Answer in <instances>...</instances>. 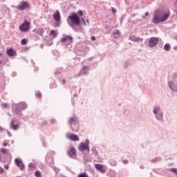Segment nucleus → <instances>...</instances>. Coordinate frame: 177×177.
I'll list each match as a JSON object with an SVG mask.
<instances>
[{
	"mask_svg": "<svg viewBox=\"0 0 177 177\" xmlns=\"http://www.w3.org/2000/svg\"><path fill=\"white\" fill-rule=\"evenodd\" d=\"M169 16H171L169 10H156L151 21L153 24L164 23V21H167V19H169Z\"/></svg>",
	"mask_w": 177,
	"mask_h": 177,
	"instance_id": "nucleus-1",
	"label": "nucleus"
},
{
	"mask_svg": "<svg viewBox=\"0 0 177 177\" xmlns=\"http://www.w3.org/2000/svg\"><path fill=\"white\" fill-rule=\"evenodd\" d=\"M153 113L156 121L164 122V111L161 109L160 104H156L153 106Z\"/></svg>",
	"mask_w": 177,
	"mask_h": 177,
	"instance_id": "nucleus-2",
	"label": "nucleus"
},
{
	"mask_svg": "<svg viewBox=\"0 0 177 177\" xmlns=\"http://www.w3.org/2000/svg\"><path fill=\"white\" fill-rule=\"evenodd\" d=\"M68 123L72 132H78L80 131V121L75 115L69 118Z\"/></svg>",
	"mask_w": 177,
	"mask_h": 177,
	"instance_id": "nucleus-3",
	"label": "nucleus"
},
{
	"mask_svg": "<svg viewBox=\"0 0 177 177\" xmlns=\"http://www.w3.org/2000/svg\"><path fill=\"white\" fill-rule=\"evenodd\" d=\"M88 64V66L85 65L82 67L79 73L75 75V78H80V77L88 75V71L91 70V67L97 66V62H90Z\"/></svg>",
	"mask_w": 177,
	"mask_h": 177,
	"instance_id": "nucleus-4",
	"label": "nucleus"
},
{
	"mask_svg": "<svg viewBox=\"0 0 177 177\" xmlns=\"http://www.w3.org/2000/svg\"><path fill=\"white\" fill-rule=\"evenodd\" d=\"M68 19L71 20V24H69L70 27L72 26H81V19L78 16V14L73 12L68 17Z\"/></svg>",
	"mask_w": 177,
	"mask_h": 177,
	"instance_id": "nucleus-5",
	"label": "nucleus"
},
{
	"mask_svg": "<svg viewBox=\"0 0 177 177\" xmlns=\"http://www.w3.org/2000/svg\"><path fill=\"white\" fill-rule=\"evenodd\" d=\"M27 107L28 106L26 102H20L19 104L13 105L15 113H16V114L19 115V117H20V115H22L21 111L26 110Z\"/></svg>",
	"mask_w": 177,
	"mask_h": 177,
	"instance_id": "nucleus-6",
	"label": "nucleus"
},
{
	"mask_svg": "<svg viewBox=\"0 0 177 177\" xmlns=\"http://www.w3.org/2000/svg\"><path fill=\"white\" fill-rule=\"evenodd\" d=\"M160 41L158 37H150L145 41V44L149 48H154L157 44Z\"/></svg>",
	"mask_w": 177,
	"mask_h": 177,
	"instance_id": "nucleus-7",
	"label": "nucleus"
},
{
	"mask_svg": "<svg viewBox=\"0 0 177 177\" xmlns=\"http://www.w3.org/2000/svg\"><path fill=\"white\" fill-rule=\"evenodd\" d=\"M79 151H81V153H84V151H89L91 149H89V139H86L85 142H81L79 145Z\"/></svg>",
	"mask_w": 177,
	"mask_h": 177,
	"instance_id": "nucleus-8",
	"label": "nucleus"
},
{
	"mask_svg": "<svg viewBox=\"0 0 177 177\" xmlns=\"http://www.w3.org/2000/svg\"><path fill=\"white\" fill-rule=\"evenodd\" d=\"M19 30L21 32H27L30 30V22L25 20L24 23L19 26Z\"/></svg>",
	"mask_w": 177,
	"mask_h": 177,
	"instance_id": "nucleus-9",
	"label": "nucleus"
},
{
	"mask_svg": "<svg viewBox=\"0 0 177 177\" xmlns=\"http://www.w3.org/2000/svg\"><path fill=\"white\" fill-rule=\"evenodd\" d=\"M15 162L17 167L19 168L20 171H23V169H24L25 168L24 163H23V160H21V158H16L15 159Z\"/></svg>",
	"mask_w": 177,
	"mask_h": 177,
	"instance_id": "nucleus-10",
	"label": "nucleus"
},
{
	"mask_svg": "<svg viewBox=\"0 0 177 177\" xmlns=\"http://www.w3.org/2000/svg\"><path fill=\"white\" fill-rule=\"evenodd\" d=\"M95 168L101 174H106V169H107V167L102 164H95Z\"/></svg>",
	"mask_w": 177,
	"mask_h": 177,
	"instance_id": "nucleus-11",
	"label": "nucleus"
},
{
	"mask_svg": "<svg viewBox=\"0 0 177 177\" xmlns=\"http://www.w3.org/2000/svg\"><path fill=\"white\" fill-rule=\"evenodd\" d=\"M62 44H66V45H70L73 42V37L71 35H66L61 39Z\"/></svg>",
	"mask_w": 177,
	"mask_h": 177,
	"instance_id": "nucleus-12",
	"label": "nucleus"
},
{
	"mask_svg": "<svg viewBox=\"0 0 177 177\" xmlns=\"http://www.w3.org/2000/svg\"><path fill=\"white\" fill-rule=\"evenodd\" d=\"M67 153L70 158H74V157H75L77 154V152L75 151V148L72 146L69 147V149L68 150Z\"/></svg>",
	"mask_w": 177,
	"mask_h": 177,
	"instance_id": "nucleus-13",
	"label": "nucleus"
},
{
	"mask_svg": "<svg viewBox=\"0 0 177 177\" xmlns=\"http://www.w3.org/2000/svg\"><path fill=\"white\" fill-rule=\"evenodd\" d=\"M67 139H70L72 142H78L80 140V137L75 134L67 133H66Z\"/></svg>",
	"mask_w": 177,
	"mask_h": 177,
	"instance_id": "nucleus-14",
	"label": "nucleus"
},
{
	"mask_svg": "<svg viewBox=\"0 0 177 177\" xmlns=\"http://www.w3.org/2000/svg\"><path fill=\"white\" fill-rule=\"evenodd\" d=\"M27 8H30L28 2L21 1V5L17 6V9L19 10H24V9H27Z\"/></svg>",
	"mask_w": 177,
	"mask_h": 177,
	"instance_id": "nucleus-15",
	"label": "nucleus"
},
{
	"mask_svg": "<svg viewBox=\"0 0 177 177\" xmlns=\"http://www.w3.org/2000/svg\"><path fill=\"white\" fill-rule=\"evenodd\" d=\"M71 27L73 29V31H75V32H84V28L80 25H73Z\"/></svg>",
	"mask_w": 177,
	"mask_h": 177,
	"instance_id": "nucleus-16",
	"label": "nucleus"
},
{
	"mask_svg": "<svg viewBox=\"0 0 177 177\" xmlns=\"http://www.w3.org/2000/svg\"><path fill=\"white\" fill-rule=\"evenodd\" d=\"M15 122H16V121L15 120H12L10 122V128H12V129L13 131H17V129H19V128H20V126L19 125V124H15Z\"/></svg>",
	"mask_w": 177,
	"mask_h": 177,
	"instance_id": "nucleus-17",
	"label": "nucleus"
},
{
	"mask_svg": "<svg viewBox=\"0 0 177 177\" xmlns=\"http://www.w3.org/2000/svg\"><path fill=\"white\" fill-rule=\"evenodd\" d=\"M7 55L10 57H12L13 56H16L17 52L13 48H9L7 50Z\"/></svg>",
	"mask_w": 177,
	"mask_h": 177,
	"instance_id": "nucleus-18",
	"label": "nucleus"
},
{
	"mask_svg": "<svg viewBox=\"0 0 177 177\" xmlns=\"http://www.w3.org/2000/svg\"><path fill=\"white\" fill-rule=\"evenodd\" d=\"M46 161L47 164H48L49 165H53L54 164L53 156L49 157V153H48L46 157Z\"/></svg>",
	"mask_w": 177,
	"mask_h": 177,
	"instance_id": "nucleus-19",
	"label": "nucleus"
},
{
	"mask_svg": "<svg viewBox=\"0 0 177 177\" xmlns=\"http://www.w3.org/2000/svg\"><path fill=\"white\" fill-rule=\"evenodd\" d=\"M53 19L55 21H60V12L59 10H56L55 14L53 15Z\"/></svg>",
	"mask_w": 177,
	"mask_h": 177,
	"instance_id": "nucleus-20",
	"label": "nucleus"
},
{
	"mask_svg": "<svg viewBox=\"0 0 177 177\" xmlns=\"http://www.w3.org/2000/svg\"><path fill=\"white\" fill-rule=\"evenodd\" d=\"M33 32H36V34H38V35L42 36L44 34V29L42 28H37L33 30Z\"/></svg>",
	"mask_w": 177,
	"mask_h": 177,
	"instance_id": "nucleus-21",
	"label": "nucleus"
},
{
	"mask_svg": "<svg viewBox=\"0 0 177 177\" xmlns=\"http://www.w3.org/2000/svg\"><path fill=\"white\" fill-rule=\"evenodd\" d=\"M91 151L95 157H99V152H97V147H93L91 149Z\"/></svg>",
	"mask_w": 177,
	"mask_h": 177,
	"instance_id": "nucleus-22",
	"label": "nucleus"
},
{
	"mask_svg": "<svg viewBox=\"0 0 177 177\" xmlns=\"http://www.w3.org/2000/svg\"><path fill=\"white\" fill-rule=\"evenodd\" d=\"M131 41L133 42H139L140 41H143V38L135 37L134 36H131L129 37Z\"/></svg>",
	"mask_w": 177,
	"mask_h": 177,
	"instance_id": "nucleus-23",
	"label": "nucleus"
},
{
	"mask_svg": "<svg viewBox=\"0 0 177 177\" xmlns=\"http://www.w3.org/2000/svg\"><path fill=\"white\" fill-rule=\"evenodd\" d=\"M162 159L161 157L154 158L153 159L150 160V162L156 163V162H160Z\"/></svg>",
	"mask_w": 177,
	"mask_h": 177,
	"instance_id": "nucleus-24",
	"label": "nucleus"
},
{
	"mask_svg": "<svg viewBox=\"0 0 177 177\" xmlns=\"http://www.w3.org/2000/svg\"><path fill=\"white\" fill-rule=\"evenodd\" d=\"M169 88L171 89V91H174L175 89V84L174 82H169Z\"/></svg>",
	"mask_w": 177,
	"mask_h": 177,
	"instance_id": "nucleus-25",
	"label": "nucleus"
},
{
	"mask_svg": "<svg viewBox=\"0 0 177 177\" xmlns=\"http://www.w3.org/2000/svg\"><path fill=\"white\" fill-rule=\"evenodd\" d=\"M113 37H114L115 38H118L120 37V31L118 30L113 31Z\"/></svg>",
	"mask_w": 177,
	"mask_h": 177,
	"instance_id": "nucleus-26",
	"label": "nucleus"
},
{
	"mask_svg": "<svg viewBox=\"0 0 177 177\" xmlns=\"http://www.w3.org/2000/svg\"><path fill=\"white\" fill-rule=\"evenodd\" d=\"M131 64H132V62H131V61H127L122 63V66L123 67H124V68H127L128 66H131Z\"/></svg>",
	"mask_w": 177,
	"mask_h": 177,
	"instance_id": "nucleus-27",
	"label": "nucleus"
},
{
	"mask_svg": "<svg viewBox=\"0 0 177 177\" xmlns=\"http://www.w3.org/2000/svg\"><path fill=\"white\" fill-rule=\"evenodd\" d=\"M164 49L165 50H166L167 52H169V50H171V44H166L164 46Z\"/></svg>",
	"mask_w": 177,
	"mask_h": 177,
	"instance_id": "nucleus-28",
	"label": "nucleus"
},
{
	"mask_svg": "<svg viewBox=\"0 0 177 177\" xmlns=\"http://www.w3.org/2000/svg\"><path fill=\"white\" fill-rule=\"evenodd\" d=\"M50 35H52L54 38H56V37H57V33L55 30H52L50 32Z\"/></svg>",
	"mask_w": 177,
	"mask_h": 177,
	"instance_id": "nucleus-29",
	"label": "nucleus"
},
{
	"mask_svg": "<svg viewBox=\"0 0 177 177\" xmlns=\"http://www.w3.org/2000/svg\"><path fill=\"white\" fill-rule=\"evenodd\" d=\"M77 177H89V176L86 172H83V173L79 174L77 175Z\"/></svg>",
	"mask_w": 177,
	"mask_h": 177,
	"instance_id": "nucleus-30",
	"label": "nucleus"
},
{
	"mask_svg": "<svg viewBox=\"0 0 177 177\" xmlns=\"http://www.w3.org/2000/svg\"><path fill=\"white\" fill-rule=\"evenodd\" d=\"M28 40L27 39H22L21 40V45H27Z\"/></svg>",
	"mask_w": 177,
	"mask_h": 177,
	"instance_id": "nucleus-31",
	"label": "nucleus"
},
{
	"mask_svg": "<svg viewBox=\"0 0 177 177\" xmlns=\"http://www.w3.org/2000/svg\"><path fill=\"white\" fill-rule=\"evenodd\" d=\"M35 96H36V97H38V99H41V97H42V94L41 93V92L37 91L35 93Z\"/></svg>",
	"mask_w": 177,
	"mask_h": 177,
	"instance_id": "nucleus-32",
	"label": "nucleus"
},
{
	"mask_svg": "<svg viewBox=\"0 0 177 177\" xmlns=\"http://www.w3.org/2000/svg\"><path fill=\"white\" fill-rule=\"evenodd\" d=\"M35 175L36 177H41L42 175L41 174V171L37 170L35 172Z\"/></svg>",
	"mask_w": 177,
	"mask_h": 177,
	"instance_id": "nucleus-33",
	"label": "nucleus"
},
{
	"mask_svg": "<svg viewBox=\"0 0 177 177\" xmlns=\"http://www.w3.org/2000/svg\"><path fill=\"white\" fill-rule=\"evenodd\" d=\"M28 168L30 169H34L35 168V165H34V163H29Z\"/></svg>",
	"mask_w": 177,
	"mask_h": 177,
	"instance_id": "nucleus-34",
	"label": "nucleus"
},
{
	"mask_svg": "<svg viewBox=\"0 0 177 177\" xmlns=\"http://www.w3.org/2000/svg\"><path fill=\"white\" fill-rule=\"evenodd\" d=\"M169 171H171V172H174V174H176V175H177V169L175 167H172L169 169Z\"/></svg>",
	"mask_w": 177,
	"mask_h": 177,
	"instance_id": "nucleus-35",
	"label": "nucleus"
},
{
	"mask_svg": "<svg viewBox=\"0 0 177 177\" xmlns=\"http://www.w3.org/2000/svg\"><path fill=\"white\" fill-rule=\"evenodd\" d=\"M84 13L82 12V10H80L78 12H77V16H79V17H82Z\"/></svg>",
	"mask_w": 177,
	"mask_h": 177,
	"instance_id": "nucleus-36",
	"label": "nucleus"
},
{
	"mask_svg": "<svg viewBox=\"0 0 177 177\" xmlns=\"http://www.w3.org/2000/svg\"><path fill=\"white\" fill-rule=\"evenodd\" d=\"M1 152L3 154H6V153H8V149H6L2 148V149H1Z\"/></svg>",
	"mask_w": 177,
	"mask_h": 177,
	"instance_id": "nucleus-37",
	"label": "nucleus"
},
{
	"mask_svg": "<svg viewBox=\"0 0 177 177\" xmlns=\"http://www.w3.org/2000/svg\"><path fill=\"white\" fill-rule=\"evenodd\" d=\"M54 27H60V21H56V22L54 24Z\"/></svg>",
	"mask_w": 177,
	"mask_h": 177,
	"instance_id": "nucleus-38",
	"label": "nucleus"
},
{
	"mask_svg": "<svg viewBox=\"0 0 177 177\" xmlns=\"http://www.w3.org/2000/svg\"><path fill=\"white\" fill-rule=\"evenodd\" d=\"M2 106L3 107H4V109H8V107H9V105L8 104V103H3Z\"/></svg>",
	"mask_w": 177,
	"mask_h": 177,
	"instance_id": "nucleus-39",
	"label": "nucleus"
},
{
	"mask_svg": "<svg viewBox=\"0 0 177 177\" xmlns=\"http://www.w3.org/2000/svg\"><path fill=\"white\" fill-rule=\"evenodd\" d=\"M125 19V17L122 16L120 19V24H122V21H124V19Z\"/></svg>",
	"mask_w": 177,
	"mask_h": 177,
	"instance_id": "nucleus-40",
	"label": "nucleus"
},
{
	"mask_svg": "<svg viewBox=\"0 0 177 177\" xmlns=\"http://www.w3.org/2000/svg\"><path fill=\"white\" fill-rule=\"evenodd\" d=\"M93 59H95V57L88 58V61H84V62H83V63H86V62H91V60H93Z\"/></svg>",
	"mask_w": 177,
	"mask_h": 177,
	"instance_id": "nucleus-41",
	"label": "nucleus"
},
{
	"mask_svg": "<svg viewBox=\"0 0 177 177\" xmlns=\"http://www.w3.org/2000/svg\"><path fill=\"white\" fill-rule=\"evenodd\" d=\"M55 122H56V120H55V119L50 120V124H55Z\"/></svg>",
	"mask_w": 177,
	"mask_h": 177,
	"instance_id": "nucleus-42",
	"label": "nucleus"
},
{
	"mask_svg": "<svg viewBox=\"0 0 177 177\" xmlns=\"http://www.w3.org/2000/svg\"><path fill=\"white\" fill-rule=\"evenodd\" d=\"M87 162H89V160L88 158H84V164L86 165Z\"/></svg>",
	"mask_w": 177,
	"mask_h": 177,
	"instance_id": "nucleus-43",
	"label": "nucleus"
},
{
	"mask_svg": "<svg viewBox=\"0 0 177 177\" xmlns=\"http://www.w3.org/2000/svg\"><path fill=\"white\" fill-rule=\"evenodd\" d=\"M8 136L10 138H12V133L9 132V131H7Z\"/></svg>",
	"mask_w": 177,
	"mask_h": 177,
	"instance_id": "nucleus-44",
	"label": "nucleus"
},
{
	"mask_svg": "<svg viewBox=\"0 0 177 177\" xmlns=\"http://www.w3.org/2000/svg\"><path fill=\"white\" fill-rule=\"evenodd\" d=\"M55 75H60V71H57L55 73Z\"/></svg>",
	"mask_w": 177,
	"mask_h": 177,
	"instance_id": "nucleus-45",
	"label": "nucleus"
},
{
	"mask_svg": "<svg viewBox=\"0 0 177 177\" xmlns=\"http://www.w3.org/2000/svg\"><path fill=\"white\" fill-rule=\"evenodd\" d=\"M3 131H6V130L0 126V133L3 132Z\"/></svg>",
	"mask_w": 177,
	"mask_h": 177,
	"instance_id": "nucleus-46",
	"label": "nucleus"
},
{
	"mask_svg": "<svg viewBox=\"0 0 177 177\" xmlns=\"http://www.w3.org/2000/svg\"><path fill=\"white\" fill-rule=\"evenodd\" d=\"M91 41H96V37L95 36H93L91 37Z\"/></svg>",
	"mask_w": 177,
	"mask_h": 177,
	"instance_id": "nucleus-47",
	"label": "nucleus"
},
{
	"mask_svg": "<svg viewBox=\"0 0 177 177\" xmlns=\"http://www.w3.org/2000/svg\"><path fill=\"white\" fill-rule=\"evenodd\" d=\"M5 170L3 169V168H0V174H3V171H4Z\"/></svg>",
	"mask_w": 177,
	"mask_h": 177,
	"instance_id": "nucleus-48",
	"label": "nucleus"
},
{
	"mask_svg": "<svg viewBox=\"0 0 177 177\" xmlns=\"http://www.w3.org/2000/svg\"><path fill=\"white\" fill-rule=\"evenodd\" d=\"M5 169H9V165H6L4 166Z\"/></svg>",
	"mask_w": 177,
	"mask_h": 177,
	"instance_id": "nucleus-49",
	"label": "nucleus"
},
{
	"mask_svg": "<svg viewBox=\"0 0 177 177\" xmlns=\"http://www.w3.org/2000/svg\"><path fill=\"white\" fill-rule=\"evenodd\" d=\"M123 164H127L128 163V160H122Z\"/></svg>",
	"mask_w": 177,
	"mask_h": 177,
	"instance_id": "nucleus-50",
	"label": "nucleus"
},
{
	"mask_svg": "<svg viewBox=\"0 0 177 177\" xmlns=\"http://www.w3.org/2000/svg\"><path fill=\"white\" fill-rule=\"evenodd\" d=\"M1 56H3V53H0V57ZM0 64H2V61L0 59Z\"/></svg>",
	"mask_w": 177,
	"mask_h": 177,
	"instance_id": "nucleus-51",
	"label": "nucleus"
},
{
	"mask_svg": "<svg viewBox=\"0 0 177 177\" xmlns=\"http://www.w3.org/2000/svg\"><path fill=\"white\" fill-rule=\"evenodd\" d=\"M66 82H67V81H66V80H62V85H64L66 84Z\"/></svg>",
	"mask_w": 177,
	"mask_h": 177,
	"instance_id": "nucleus-52",
	"label": "nucleus"
},
{
	"mask_svg": "<svg viewBox=\"0 0 177 177\" xmlns=\"http://www.w3.org/2000/svg\"><path fill=\"white\" fill-rule=\"evenodd\" d=\"M115 12H117V10H115V8H112V13H115Z\"/></svg>",
	"mask_w": 177,
	"mask_h": 177,
	"instance_id": "nucleus-53",
	"label": "nucleus"
},
{
	"mask_svg": "<svg viewBox=\"0 0 177 177\" xmlns=\"http://www.w3.org/2000/svg\"><path fill=\"white\" fill-rule=\"evenodd\" d=\"M3 146H4V147H6V146H8V143L3 142Z\"/></svg>",
	"mask_w": 177,
	"mask_h": 177,
	"instance_id": "nucleus-54",
	"label": "nucleus"
},
{
	"mask_svg": "<svg viewBox=\"0 0 177 177\" xmlns=\"http://www.w3.org/2000/svg\"><path fill=\"white\" fill-rule=\"evenodd\" d=\"M53 169H54V171H55V172H57V167H53Z\"/></svg>",
	"mask_w": 177,
	"mask_h": 177,
	"instance_id": "nucleus-55",
	"label": "nucleus"
},
{
	"mask_svg": "<svg viewBox=\"0 0 177 177\" xmlns=\"http://www.w3.org/2000/svg\"><path fill=\"white\" fill-rule=\"evenodd\" d=\"M145 16L148 17V16H149V15H150V14H149V12H145Z\"/></svg>",
	"mask_w": 177,
	"mask_h": 177,
	"instance_id": "nucleus-56",
	"label": "nucleus"
},
{
	"mask_svg": "<svg viewBox=\"0 0 177 177\" xmlns=\"http://www.w3.org/2000/svg\"><path fill=\"white\" fill-rule=\"evenodd\" d=\"M43 146L44 147H46V143H45V142H43Z\"/></svg>",
	"mask_w": 177,
	"mask_h": 177,
	"instance_id": "nucleus-57",
	"label": "nucleus"
},
{
	"mask_svg": "<svg viewBox=\"0 0 177 177\" xmlns=\"http://www.w3.org/2000/svg\"><path fill=\"white\" fill-rule=\"evenodd\" d=\"M173 77H174V78H176V77H177L176 73H174Z\"/></svg>",
	"mask_w": 177,
	"mask_h": 177,
	"instance_id": "nucleus-58",
	"label": "nucleus"
},
{
	"mask_svg": "<svg viewBox=\"0 0 177 177\" xmlns=\"http://www.w3.org/2000/svg\"><path fill=\"white\" fill-rule=\"evenodd\" d=\"M82 21H84V25L86 26V22H85V19H82Z\"/></svg>",
	"mask_w": 177,
	"mask_h": 177,
	"instance_id": "nucleus-59",
	"label": "nucleus"
},
{
	"mask_svg": "<svg viewBox=\"0 0 177 177\" xmlns=\"http://www.w3.org/2000/svg\"><path fill=\"white\" fill-rule=\"evenodd\" d=\"M12 77H16V73H13L12 74Z\"/></svg>",
	"mask_w": 177,
	"mask_h": 177,
	"instance_id": "nucleus-60",
	"label": "nucleus"
},
{
	"mask_svg": "<svg viewBox=\"0 0 177 177\" xmlns=\"http://www.w3.org/2000/svg\"><path fill=\"white\" fill-rule=\"evenodd\" d=\"M44 125H46V124H48V122L44 121Z\"/></svg>",
	"mask_w": 177,
	"mask_h": 177,
	"instance_id": "nucleus-61",
	"label": "nucleus"
},
{
	"mask_svg": "<svg viewBox=\"0 0 177 177\" xmlns=\"http://www.w3.org/2000/svg\"><path fill=\"white\" fill-rule=\"evenodd\" d=\"M50 154H55V151H50Z\"/></svg>",
	"mask_w": 177,
	"mask_h": 177,
	"instance_id": "nucleus-62",
	"label": "nucleus"
},
{
	"mask_svg": "<svg viewBox=\"0 0 177 177\" xmlns=\"http://www.w3.org/2000/svg\"><path fill=\"white\" fill-rule=\"evenodd\" d=\"M86 22L88 24H89V20L86 19Z\"/></svg>",
	"mask_w": 177,
	"mask_h": 177,
	"instance_id": "nucleus-63",
	"label": "nucleus"
},
{
	"mask_svg": "<svg viewBox=\"0 0 177 177\" xmlns=\"http://www.w3.org/2000/svg\"><path fill=\"white\" fill-rule=\"evenodd\" d=\"M140 168L141 169H143V166H140Z\"/></svg>",
	"mask_w": 177,
	"mask_h": 177,
	"instance_id": "nucleus-64",
	"label": "nucleus"
}]
</instances>
